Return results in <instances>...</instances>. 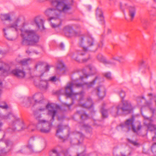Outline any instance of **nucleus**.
Segmentation results:
<instances>
[{
  "mask_svg": "<svg viewBox=\"0 0 156 156\" xmlns=\"http://www.w3.org/2000/svg\"><path fill=\"white\" fill-rule=\"evenodd\" d=\"M147 127L148 129L151 132H154V133L155 134V136L152 138V140H154L156 138V126L153 125L151 123H149L147 125Z\"/></svg>",
  "mask_w": 156,
  "mask_h": 156,
  "instance_id": "nucleus-19",
  "label": "nucleus"
},
{
  "mask_svg": "<svg viewBox=\"0 0 156 156\" xmlns=\"http://www.w3.org/2000/svg\"><path fill=\"white\" fill-rule=\"evenodd\" d=\"M144 117L145 119H147L149 122H151V118H149L146 117V116H144Z\"/></svg>",
  "mask_w": 156,
  "mask_h": 156,
  "instance_id": "nucleus-47",
  "label": "nucleus"
},
{
  "mask_svg": "<svg viewBox=\"0 0 156 156\" xmlns=\"http://www.w3.org/2000/svg\"><path fill=\"white\" fill-rule=\"evenodd\" d=\"M79 136L81 137H83V135L81 133H79Z\"/></svg>",
  "mask_w": 156,
  "mask_h": 156,
  "instance_id": "nucleus-54",
  "label": "nucleus"
},
{
  "mask_svg": "<svg viewBox=\"0 0 156 156\" xmlns=\"http://www.w3.org/2000/svg\"><path fill=\"white\" fill-rule=\"evenodd\" d=\"M40 87L42 89L46 90L49 87V81L46 80H41L39 83Z\"/></svg>",
  "mask_w": 156,
  "mask_h": 156,
  "instance_id": "nucleus-18",
  "label": "nucleus"
},
{
  "mask_svg": "<svg viewBox=\"0 0 156 156\" xmlns=\"http://www.w3.org/2000/svg\"><path fill=\"white\" fill-rule=\"evenodd\" d=\"M94 43V39L91 35L83 36L80 37L79 41V45L81 48L77 50L74 52H70L68 55L74 60L79 61L80 56L85 55L88 51V47L93 46Z\"/></svg>",
  "mask_w": 156,
  "mask_h": 156,
  "instance_id": "nucleus-3",
  "label": "nucleus"
},
{
  "mask_svg": "<svg viewBox=\"0 0 156 156\" xmlns=\"http://www.w3.org/2000/svg\"><path fill=\"white\" fill-rule=\"evenodd\" d=\"M26 52L28 55H29L30 54L32 53V52L28 49L26 51Z\"/></svg>",
  "mask_w": 156,
  "mask_h": 156,
  "instance_id": "nucleus-48",
  "label": "nucleus"
},
{
  "mask_svg": "<svg viewBox=\"0 0 156 156\" xmlns=\"http://www.w3.org/2000/svg\"><path fill=\"white\" fill-rule=\"evenodd\" d=\"M60 47L62 49H63L64 48V45L62 43H61L60 44Z\"/></svg>",
  "mask_w": 156,
  "mask_h": 156,
  "instance_id": "nucleus-49",
  "label": "nucleus"
},
{
  "mask_svg": "<svg viewBox=\"0 0 156 156\" xmlns=\"http://www.w3.org/2000/svg\"><path fill=\"white\" fill-rule=\"evenodd\" d=\"M6 145L8 146L11 144V142L9 140H6L5 141Z\"/></svg>",
  "mask_w": 156,
  "mask_h": 156,
  "instance_id": "nucleus-43",
  "label": "nucleus"
},
{
  "mask_svg": "<svg viewBox=\"0 0 156 156\" xmlns=\"http://www.w3.org/2000/svg\"><path fill=\"white\" fill-rule=\"evenodd\" d=\"M44 62L42 61L37 62L34 66V68L36 70H38L40 71L42 75L45 72L48 71L49 70L50 66L47 65L45 67L43 66Z\"/></svg>",
  "mask_w": 156,
  "mask_h": 156,
  "instance_id": "nucleus-12",
  "label": "nucleus"
},
{
  "mask_svg": "<svg viewBox=\"0 0 156 156\" xmlns=\"http://www.w3.org/2000/svg\"><path fill=\"white\" fill-rule=\"evenodd\" d=\"M96 15L97 17L100 18V20L101 21L104 20V18L103 16L102 13L101 9H99L98 8L96 11Z\"/></svg>",
  "mask_w": 156,
  "mask_h": 156,
  "instance_id": "nucleus-24",
  "label": "nucleus"
},
{
  "mask_svg": "<svg viewBox=\"0 0 156 156\" xmlns=\"http://www.w3.org/2000/svg\"><path fill=\"white\" fill-rule=\"evenodd\" d=\"M31 60L30 58L24 59L20 61V63L23 65H26L30 64L31 62Z\"/></svg>",
  "mask_w": 156,
  "mask_h": 156,
  "instance_id": "nucleus-27",
  "label": "nucleus"
},
{
  "mask_svg": "<svg viewBox=\"0 0 156 156\" xmlns=\"http://www.w3.org/2000/svg\"><path fill=\"white\" fill-rule=\"evenodd\" d=\"M136 13V9L134 6H130L129 9V16L130 20H132L134 18Z\"/></svg>",
  "mask_w": 156,
  "mask_h": 156,
  "instance_id": "nucleus-20",
  "label": "nucleus"
},
{
  "mask_svg": "<svg viewBox=\"0 0 156 156\" xmlns=\"http://www.w3.org/2000/svg\"><path fill=\"white\" fill-rule=\"evenodd\" d=\"M81 119H86L88 117V116L85 113L81 114Z\"/></svg>",
  "mask_w": 156,
  "mask_h": 156,
  "instance_id": "nucleus-36",
  "label": "nucleus"
},
{
  "mask_svg": "<svg viewBox=\"0 0 156 156\" xmlns=\"http://www.w3.org/2000/svg\"><path fill=\"white\" fill-rule=\"evenodd\" d=\"M118 93L120 97L122 99H123V98L125 97V93L122 90H119L118 92Z\"/></svg>",
  "mask_w": 156,
  "mask_h": 156,
  "instance_id": "nucleus-33",
  "label": "nucleus"
},
{
  "mask_svg": "<svg viewBox=\"0 0 156 156\" xmlns=\"http://www.w3.org/2000/svg\"><path fill=\"white\" fill-rule=\"evenodd\" d=\"M63 154V152H61L56 149H53L49 152L50 156H61Z\"/></svg>",
  "mask_w": 156,
  "mask_h": 156,
  "instance_id": "nucleus-22",
  "label": "nucleus"
},
{
  "mask_svg": "<svg viewBox=\"0 0 156 156\" xmlns=\"http://www.w3.org/2000/svg\"><path fill=\"white\" fill-rule=\"evenodd\" d=\"M133 109L131 102L127 100L122 99L121 103L116 106H113L110 109L112 115L116 117L120 114L121 111L124 113H130Z\"/></svg>",
  "mask_w": 156,
  "mask_h": 156,
  "instance_id": "nucleus-6",
  "label": "nucleus"
},
{
  "mask_svg": "<svg viewBox=\"0 0 156 156\" xmlns=\"http://www.w3.org/2000/svg\"><path fill=\"white\" fill-rule=\"evenodd\" d=\"M119 56H114L113 58L112 59L115 60H116L118 61L119 59Z\"/></svg>",
  "mask_w": 156,
  "mask_h": 156,
  "instance_id": "nucleus-44",
  "label": "nucleus"
},
{
  "mask_svg": "<svg viewBox=\"0 0 156 156\" xmlns=\"http://www.w3.org/2000/svg\"><path fill=\"white\" fill-rule=\"evenodd\" d=\"M0 108L3 109H7L9 108V106L5 102L3 101L0 105Z\"/></svg>",
  "mask_w": 156,
  "mask_h": 156,
  "instance_id": "nucleus-32",
  "label": "nucleus"
},
{
  "mask_svg": "<svg viewBox=\"0 0 156 156\" xmlns=\"http://www.w3.org/2000/svg\"><path fill=\"white\" fill-rule=\"evenodd\" d=\"M103 79H101L98 77H96L92 82L86 83L84 84L77 83L74 81L68 83L65 87L66 95L67 97L71 98L74 100L77 98L79 105L81 107L87 108H90L92 107L93 103L91 98H87V99H84L83 97L84 93L83 91L80 93H75L74 90L75 88H79L81 87L90 88L92 87L97 81L99 83Z\"/></svg>",
  "mask_w": 156,
  "mask_h": 156,
  "instance_id": "nucleus-1",
  "label": "nucleus"
},
{
  "mask_svg": "<svg viewBox=\"0 0 156 156\" xmlns=\"http://www.w3.org/2000/svg\"><path fill=\"white\" fill-rule=\"evenodd\" d=\"M33 101H34L32 98H27V100L25 101V105L27 107L30 106L32 103Z\"/></svg>",
  "mask_w": 156,
  "mask_h": 156,
  "instance_id": "nucleus-30",
  "label": "nucleus"
},
{
  "mask_svg": "<svg viewBox=\"0 0 156 156\" xmlns=\"http://www.w3.org/2000/svg\"><path fill=\"white\" fill-rule=\"evenodd\" d=\"M88 77V76L87 74H83V76H81L80 77V78L81 80H82L83 79L84 77L87 78Z\"/></svg>",
  "mask_w": 156,
  "mask_h": 156,
  "instance_id": "nucleus-45",
  "label": "nucleus"
},
{
  "mask_svg": "<svg viewBox=\"0 0 156 156\" xmlns=\"http://www.w3.org/2000/svg\"><path fill=\"white\" fill-rule=\"evenodd\" d=\"M27 148L29 149L31 152H34L33 145L29 143L27 145L22 146L20 149L17 151V152L24 154L27 151Z\"/></svg>",
  "mask_w": 156,
  "mask_h": 156,
  "instance_id": "nucleus-13",
  "label": "nucleus"
},
{
  "mask_svg": "<svg viewBox=\"0 0 156 156\" xmlns=\"http://www.w3.org/2000/svg\"><path fill=\"white\" fill-rule=\"evenodd\" d=\"M2 125V123L0 121V126H1Z\"/></svg>",
  "mask_w": 156,
  "mask_h": 156,
  "instance_id": "nucleus-56",
  "label": "nucleus"
},
{
  "mask_svg": "<svg viewBox=\"0 0 156 156\" xmlns=\"http://www.w3.org/2000/svg\"><path fill=\"white\" fill-rule=\"evenodd\" d=\"M3 140V139L2 138L0 139V143L2 142Z\"/></svg>",
  "mask_w": 156,
  "mask_h": 156,
  "instance_id": "nucleus-58",
  "label": "nucleus"
},
{
  "mask_svg": "<svg viewBox=\"0 0 156 156\" xmlns=\"http://www.w3.org/2000/svg\"><path fill=\"white\" fill-rule=\"evenodd\" d=\"M103 44L102 43H101L98 44V46L99 47H101L102 46Z\"/></svg>",
  "mask_w": 156,
  "mask_h": 156,
  "instance_id": "nucleus-53",
  "label": "nucleus"
},
{
  "mask_svg": "<svg viewBox=\"0 0 156 156\" xmlns=\"http://www.w3.org/2000/svg\"><path fill=\"white\" fill-rule=\"evenodd\" d=\"M144 62H145L144 61H142V63H144Z\"/></svg>",
  "mask_w": 156,
  "mask_h": 156,
  "instance_id": "nucleus-63",
  "label": "nucleus"
},
{
  "mask_svg": "<svg viewBox=\"0 0 156 156\" xmlns=\"http://www.w3.org/2000/svg\"><path fill=\"white\" fill-rule=\"evenodd\" d=\"M32 98L35 103H40L43 99V96L41 93H37L34 95Z\"/></svg>",
  "mask_w": 156,
  "mask_h": 156,
  "instance_id": "nucleus-17",
  "label": "nucleus"
},
{
  "mask_svg": "<svg viewBox=\"0 0 156 156\" xmlns=\"http://www.w3.org/2000/svg\"><path fill=\"white\" fill-rule=\"evenodd\" d=\"M56 80V78L55 76H54L51 77L50 80H49V82L50 81H55Z\"/></svg>",
  "mask_w": 156,
  "mask_h": 156,
  "instance_id": "nucleus-42",
  "label": "nucleus"
},
{
  "mask_svg": "<svg viewBox=\"0 0 156 156\" xmlns=\"http://www.w3.org/2000/svg\"><path fill=\"white\" fill-rule=\"evenodd\" d=\"M3 153V151H0V154H2Z\"/></svg>",
  "mask_w": 156,
  "mask_h": 156,
  "instance_id": "nucleus-60",
  "label": "nucleus"
},
{
  "mask_svg": "<svg viewBox=\"0 0 156 156\" xmlns=\"http://www.w3.org/2000/svg\"><path fill=\"white\" fill-rule=\"evenodd\" d=\"M9 116L14 120L10 124L12 127V129L13 131H20L27 128L24 125L22 120H20L16 116L14 115L12 113H9L8 116H3L1 118L3 119H7L9 118Z\"/></svg>",
  "mask_w": 156,
  "mask_h": 156,
  "instance_id": "nucleus-8",
  "label": "nucleus"
},
{
  "mask_svg": "<svg viewBox=\"0 0 156 156\" xmlns=\"http://www.w3.org/2000/svg\"><path fill=\"white\" fill-rule=\"evenodd\" d=\"M76 156H90L88 154H85L83 152L78 154Z\"/></svg>",
  "mask_w": 156,
  "mask_h": 156,
  "instance_id": "nucleus-40",
  "label": "nucleus"
},
{
  "mask_svg": "<svg viewBox=\"0 0 156 156\" xmlns=\"http://www.w3.org/2000/svg\"><path fill=\"white\" fill-rule=\"evenodd\" d=\"M97 58L100 61L103 63L105 64H112L113 63L109 61H107L102 56V55L100 54L98 55L97 57Z\"/></svg>",
  "mask_w": 156,
  "mask_h": 156,
  "instance_id": "nucleus-23",
  "label": "nucleus"
},
{
  "mask_svg": "<svg viewBox=\"0 0 156 156\" xmlns=\"http://www.w3.org/2000/svg\"><path fill=\"white\" fill-rule=\"evenodd\" d=\"M34 53H35L36 54H38V52H35V51H34Z\"/></svg>",
  "mask_w": 156,
  "mask_h": 156,
  "instance_id": "nucleus-61",
  "label": "nucleus"
},
{
  "mask_svg": "<svg viewBox=\"0 0 156 156\" xmlns=\"http://www.w3.org/2000/svg\"><path fill=\"white\" fill-rule=\"evenodd\" d=\"M58 120H60V118L59 117L58 118Z\"/></svg>",
  "mask_w": 156,
  "mask_h": 156,
  "instance_id": "nucleus-64",
  "label": "nucleus"
},
{
  "mask_svg": "<svg viewBox=\"0 0 156 156\" xmlns=\"http://www.w3.org/2000/svg\"><path fill=\"white\" fill-rule=\"evenodd\" d=\"M151 150L152 152L156 155V143L154 144L151 147Z\"/></svg>",
  "mask_w": 156,
  "mask_h": 156,
  "instance_id": "nucleus-35",
  "label": "nucleus"
},
{
  "mask_svg": "<svg viewBox=\"0 0 156 156\" xmlns=\"http://www.w3.org/2000/svg\"><path fill=\"white\" fill-rule=\"evenodd\" d=\"M150 109L153 114H156V109L151 108H150Z\"/></svg>",
  "mask_w": 156,
  "mask_h": 156,
  "instance_id": "nucleus-46",
  "label": "nucleus"
},
{
  "mask_svg": "<svg viewBox=\"0 0 156 156\" xmlns=\"http://www.w3.org/2000/svg\"><path fill=\"white\" fill-rule=\"evenodd\" d=\"M83 128L87 132L90 133L92 131L91 127L88 125H83Z\"/></svg>",
  "mask_w": 156,
  "mask_h": 156,
  "instance_id": "nucleus-31",
  "label": "nucleus"
},
{
  "mask_svg": "<svg viewBox=\"0 0 156 156\" xmlns=\"http://www.w3.org/2000/svg\"><path fill=\"white\" fill-rule=\"evenodd\" d=\"M58 106L54 104H48L44 107L38 109V111L42 112L46 109L48 110V114L51 117L52 119L54 120V117L56 115L57 108Z\"/></svg>",
  "mask_w": 156,
  "mask_h": 156,
  "instance_id": "nucleus-11",
  "label": "nucleus"
},
{
  "mask_svg": "<svg viewBox=\"0 0 156 156\" xmlns=\"http://www.w3.org/2000/svg\"><path fill=\"white\" fill-rule=\"evenodd\" d=\"M23 38L22 44L26 45H33L38 42L39 37L35 31L30 29H20Z\"/></svg>",
  "mask_w": 156,
  "mask_h": 156,
  "instance_id": "nucleus-4",
  "label": "nucleus"
},
{
  "mask_svg": "<svg viewBox=\"0 0 156 156\" xmlns=\"http://www.w3.org/2000/svg\"><path fill=\"white\" fill-rule=\"evenodd\" d=\"M10 68L11 67L8 63L0 59V71L1 72L3 73L13 75L19 78L25 77L26 73L23 69L16 68L11 70Z\"/></svg>",
  "mask_w": 156,
  "mask_h": 156,
  "instance_id": "nucleus-5",
  "label": "nucleus"
},
{
  "mask_svg": "<svg viewBox=\"0 0 156 156\" xmlns=\"http://www.w3.org/2000/svg\"><path fill=\"white\" fill-rule=\"evenodd\" d=\"M62 125L60 124L58 126V129L57 130L56 132V136L60 138H62L61 136L59 135V133L62 132Z\"/></svg>",
  "mask_w": 156,
  "mask_h": 156,
  "instance_id": "nucleus-28",
  "label": "nucleus"
},
{
  "mask_svg": "<svg viewBox=\"0 0 156 156\" xmlns=\"http://www.w3.org/2000/svg\"><path fill=\"white\" fill-rule=\"evenodd\" d=\"M137 100L138 102H140L141 101V98L140 97H138Z\"/></svg>",
  "mask_w": 156,
  "mask_h": 156,
  "instance_id": "nucleus-50",
  "label": "nucleus"
},
{
  "mask_svg": "<svg viewBox=\"0 0 156 156\" xmlns=\"http://www.w3.org/2000/svg\"><path fill=\"white\" fill-rule=\"evenodd\" d=\"M40 142L41 149L38 152L39 153L41 152L44 149L47 144V141L46 139L44 138L41 139Z\"/></svg>",
  "mask_w": 156,
  "mask_h": 156,
  "instance_id": "nucleus-21",
  "label": "nucleus"
},
{
  "mask_svg": "<svg viewBox=\"0 0 156 156\" xmlns=\"http://www.w3.org/2000/svg\"><path fill=\"white\" fill-rule=\"evenodd\" d=\"M3 54L2 51L0 50V54Z\"/></svg>",
  "mask_w": 156,
  "mask_h": 156,
  "instance_id": "nucleus-57",
  "label": "nucleus"
},
{
  "mask_svg": "<svg viewBox=\"0 0 156 156\" xmlns=\"http://www.w3.org/2000/svg\"><path fill=\"white\" fill-rule=\"evenodd\" d=\"M96 91L97 95L101 98H103L105 95V90L104 86L100 85L97 87Z\"/></svg>",
  "mask_w": 156,
  "mask_h": 156,
  "instance_id": "nucleus-14",
  "label": "nucleus"
},
{
  "mask_svg": "<svg viewBox=\"0 0 156 156\" xmlns=\"http://www.w3.org/2000/svg\"><path fill=\"white\" fill-rule=\"evenodd\" d=\"M20 22V19L19 18H17L13 23L11 24L9 26L3 29V31L4 36L7 39L10 41L15 40V39H13L10 37L9 31L11 30L18 31L19 30L18 25Z\"/></svg>",
  "mask_w": 156,
  "mask_h": 156,
  "instance_id": "nucleus-9",
  "label": "nucleus"
},
{
  "mask_svg": "<svg viewBox=\"0 0 156 156\" xmlns=\"http://www.w3.org/2000/svg\"><path fill=\"white\" fill-rule=\"evenodd\" d=\"M128 140L129 143L134 146L139 147L140 145V144L137 142V140H133L130 139H128Z\"/></svg>",
  "mask_w": 156,
  "mask_h": 156,
  "instance_id": "nucleus-29",
  "label": "nucleus"
},
{
  "mask_svg": "<svg viewBox=\"0 0 156 156\" xmlns=\"http://www.w3.org/2000/svg\"><path fill=\"white\" fill-rule=\"evenodd\" d=\"M89 69L91 72L93 74H94L96 73V69L93 66H90Z\"/></svg>",
  "mask_w": 156,
  "mask_h": 156,
  "instance_id": "nucleus-37",
  "label": "nucleus"
},
{
  "mask_svg": "<svg viewBox=\"0 0 156 156\" xmlns=\"http://www.w3.org/2000/svg\"><path fill=\"white\" fill-rule=\"evenodd\" d=\"M1 18L2 20H10L11 18L9 14H2L1 15Z\"/></svg>",
  "mask_w": 156,
  "mask_h": 156,
  "instance_id": "nucleus-25",
  "label": "nucleus"
},
{
  "mask_svg": "<svg viewBox=\"0 0 156 156\" xmlns=\"http://www.w3.org/2000/svg\"><path fill=\"white\" fill-rule=\"evenodd\" d=\"M34 21L39 28L41 30L44 29L43 25L44 21L40 17H36L34 19Z\"/></svg>",
  "mask_w": 156,
  "mask_h": 156,
  "instance_id": "nucleus-16",
  "label": "nucleus"
},
{
  "mask_svg": "<svg viewBox=\"0 0 156 156\" xmlns=\"http://www.w3.org/2000/svg\"><path fill=\"white\" fill-rule=\"evenodd\" d=\"M125 60V58L123 56H119L118 61L120 63H123Z\"/></svg>",
  "mask_w": 156,
  "mask_h": 156,
  "instance_id": "nucleus-38",
  "label": "nucleus"
},
{
  "mask_svg": "<svg viewBox=\"0 0 156 156\" xmlns=\"http://www.w3.org/2000/svg\"><path fill=\"white\" fill-rule=\"evenodd\" d=\"M112 32V30L110 29H108V30L107 33L108 34H109Z\"/></svg>",
  "mask_w": 156,
  "mask_h": 156,
  "instance_id": "nucleus-51",
  "label": "nucleus"
},
{
  "mask_svg": "<svg viewBox=\"0 0 156 156\" xmlns=\"http://www.w3.org/2000/svg\"><path fill=\"white\" fill-rule=\"evenodd\" d=\"M53 5L57 9L50 8L46 10L45 14L47 16H53L48 19L51 27L53 28L59 27L61 25V12L67 13L71 10L72 5V0H50Z\"/></svg>",
  "mask_w": 156,
  "mask_h": 156,
  "instance_id": "nucleus-2",
  "label": "nucleus"
},
{
  "mask_svg": "<svg viewBox=\"0 0 156 156\" xmlns=\"http://www.w3.org/2000/svg\"><path fill=\"white\" fill-rule=\"evenodd\" d=\"M134 119L133 118L128 119L124 124H122L120 125V127L122 129L125 131H128L130 129H132L133 131L135 133H136L137 131L140 130L141 126L140 125H139L136 129L133 124Z\"/></svg>",
  "mask_w": 156,
  "mask_h": 156,
  "instance_id": "nucleus-10",
  "label": "nucleus"
},
{
  "mask_svg": "<svg viewBox=\"0 0 156 156\" xmlns=\"http://www.w3.org/2000/svg\"><path fill=\"white\" fill-rule=\"evenodd\" d=\"M64 30L66 31L71 36H79L80 34V32L74 30L71 26L69 25L66 26L64 28Z\"/></svg>",
  "mask_w": 156,
  "mask_h": 156,
  "instance_id": "nucleus-15",
  "label": "nucleus"
},
{
  "mask_svg": "<svg viewBox=\"0 0 156 156\" xmlns=\"http://www.w3.org/2000/svg\"><path fill=\"white\" fill-rule=\"evenodd\" d=\"M126 5H127L126 4L122 5L121 3H120V8L122 11H124L125 7L126 6Z\"/></svg>",
  "mask_w": 156,
  "mask_h": 156,
  "instance_id": "nucleus-39",
  "label": "nucleus"
},
{
  "mask_svg": "<svg viewBox=\"0 0 156 156\" xmlns=\"http://www.w3.org/2000/svg\"><path fill=\"white\" fill-rule=\"evenodd\" d=\"M89 59L88 58H84L83 59V61L84 62H86L87 61V60Z\"/></svg>",
  "mask_w": 156,
  "mask_h": 156,
  "instance_id": "nucleus-52",
  "label": "nucleus"
},
{
  "mask_svg": "<svg viewBox=\"0 0 156 156\" xmlns=\"http://www.w3.org/2000/svg\"><path fill=\"white\" fill-rule=\"evenodd\" d=\"M34 137H31V138L30 140V141H31L32 140H34Z\"/></svg>",
  "mask_w": 156,
  "mask_h": 156,
  "instance_id": "nucleus-55",
  "label": "nucleus"
},
{
  "mask_svg": "<svg viewBox=\"0 0 156 156\" xmlns=\"http://www.w3.org/2000/svg\"><path fill=\"white\" fill-rule=\"evenodd\" d=\"M61 65L63 67H64V65L63 63H62Z\"/></svg>",
  "mask_w": 156,
  "mask_h": 156,
  "instance_id": "nucleus-62",
  "label": "nucleus"
},
{
  "mask_svg": "<svg viewBox=\"0 0 156 156\" xmlns=\"http://www.w3.org/2000/svg\"><path fill=\"white\" fill-rule=\"evenodd\" d=\"M34 116L38 122L37 125L39 130L41 133H48L51 130L52 124L49 122L42 119V116L38 112H36Z\"/></svg>",
  "mask_w": 156,
  "mask_h": 156,
  "instance_id": "nucleus-7",
  "label": "nucleus"
},
{
  "mask_svg": "<svg viewBox=\"0 0 156 156\" xmlns=\"http://www.w3.org/2000/svg\"><path fill=\"white\" fill-rule=\"evenodd\" d=\"M101 112L103 118H106L108 116L107 111L103 107H101Z\"/></svg>",
  "mask_w": 156,
  "mask_h": 156,
  "instance_id": "nucleus-26",
  "label": "nucleus"
},
{
  "mask_svg": "<svg viewBox=\"0 0 156 156\" xmlns=\"http://www.w3.org/2000/svg\"><path fill=\"white\" fill-rule=\"evenodd\" d=\"M104 76L108 79L110 80L112 78L111 74L110 72H107L104 74Z\"/></svg>",
  "mask_w": 156,
  "mask_h": 156,
  "instance_id": "nucleus-34",
  "label": "nucleus"
},
{
  "mask_svg": "<svg viewBox=\"0 0 156 156\" xmlns=\"http://www.w3.org/2000/svg\"><path fill=\"white\" fill-rule=\"evenodd\" d=\"M141 23L144 25H146L147 23V20L143 19L141 20Z\"/></svg>",
  "mask_w": 156,
  "mask_h": 156,
  "instance_id": "nucleus-41",
  "label": "nucleus"
},
{
  "mask_svg": "<svg viewBox=\"0 0 156 156\" xmlns=\"http://www.w3.org/2000/svg\"><path fill=\"white\" fill-rule=\"evenodd\" d=\"M152 95V94H151L150 93L148 94V96H151Z\"/></svg>",
  "mask_w": 156,
  "mask_h": 156,
  "instance_id": "nucleus-59",
  "label": "nucleus"
}]
</instances>
